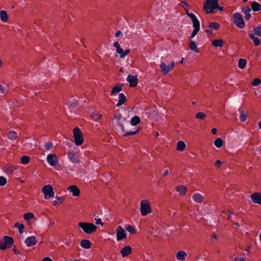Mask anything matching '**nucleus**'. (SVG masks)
<instances>
[{
    "label": "nucleus",
    "mask_w": 261,
    "mask_h": 261,
    "mask_svg": "<svg viewBox=\"0 0 261 261\" xmlns=\"http://www.w3.org/2000/svg\"><path fill=\"white\" fill-rule=\"evenodd\" d=\"M251 9L254 11H258L261 10V5L256 2H252L251 4Z\"/></svg>",
    "instance_id": "35"
},
{
    "label": "nucleus",
    "mask_w": 261,
    "mask_h": 261,
    "mask_svg": "<svg viewBox=\"0 0 261 261\" xmlns=\"http://www.w3.org/2000/svg\"><path fill=\"white\" fill-rule=\"evenodd\" d=\"M122 85H116L115 86L113 89H112V90L111 92V95H114L116 93H119V92H120L122 88Z\"/></svg>",
    "instance_id": "33"
},
{
    "label": "nucleus",
    "mask_w": 261,
    "mask_h": 261,
    "mask_svg": "<svg viewBox=\"0 0 261 261\" xmlns=\"http://www.w3.org/2000/svg\"><path fill=\"white\" fill-rule=\"evenodd\" d=\"M14 226L18 228L19 232L20 233H22L23 232L24 225L23 224H20L18 222H16L14 224Z\"/></svg>",
    "instance_id": "44"
},
{
    "label": "nucleus",
    "mask_w": 261,
    "mask_h": 261,
    "mask_svg": "<svg viewBox=\"0 0 261 261\" xmlns=\"http://www.w3.org/2000/svg\"><path fill=\"white\" fill-rule=\"evenodd\" d=\"M96 224H100L101 226L103 225V223L102 222L100 218H95Z\"/></svg>",
    "instance_id": "51"
},
{
    "label": "nucleus",
    "mask_w": 261,
    "mask_h": 261,
    "mask_svg": "<svg viewBox=\"0 0 261 261\" xmlns=\"http://www.w3.org/2000/svg\"><path fill=\"white\" fill-rule=\"evenodd\" d=\"M217 132V130L216 128H213L212 129V133L214 135L216 134Z\"/></svg>",
    "instance_id": "59"
},
{
    "label": "nucleus",
    "mask_w": 261,
    "mask_h": 261,
    "mask_svg": "<svg viewBox=\"0 0 261 261\" xmlns=\"http://www.w3.org/2000/svg\"><path fill=\"white\" fill-rule=\"evenodd\" d=\"M65 244L66 245L68 246H70V243L69 242H65Z\"/></svg>",
    "instance_id": "61"
},
{
    "label": "nucleus",
    "mask_w": 261,
    "mask_h": 261,
    "mask_svg": "<svg viewBox=\"0 0 261 261\" xmlns=\"http://www.w3.org/2000/svg\"><path fill=\"white\" fill-rule=\"evenodd\" d=\"M151 204L147 199H143L140 202V213L142 216H145L151 213Z\"/></svg>",
    "instance_id": "4"
},
{
    "label": "nucleus",
    "mask_w": 261,
    "mask_h": 261,
    "mask_svg": "<svg viewBox=\"0 0 261 261\" xmlns=\"http://www.w3.org/2000/svg\"><path fill=\"white\" fill-rule=\"evenodd\" d=\"M56 200H54L53 202L54 206H56L59 204L62 203L65 200V197L56 196Z\"/></svg>",
    "instance_id": "28"
},
{
    "label": "nucleus",
    "mask_w": 261,
    "mask_h": 261,
    "mask_svg": "<svg viewBox=\"0 0 261 261\" xmlns=\"http://www.w3.org/2000/svg\"><path fill=\"white\" fill-rule=\"evenodd\" d=\"M234 261H245V259L244 257H240V258L236 257V258H234Z\"/></svg>",
    "instance_id": "53"
},
{
    "label": "nucleus",
    "mask_w": 261,
    "mask_h": 261,
    "mask_svg": "<svg viewBox=\"0 0 261 261\" xmlns=\"http://www.w3.org/2000/svg\"><path fill=\"white\" fill-rule=\"evenodd\" d=\"M176 190L179 193V194L182 195H185L187 192V189L184 186L176 187Z\"/></svg>",
    "instance_id": "29"
},
{
    "label": "nucleus",
    "mask_w": 261,
    "mask_h": 261,
    "mask_svg": "<svg viewBox=\"0 0 261 261\" xmlns=\"http://www.w3.org/2000/svg\"><path fill=\"white\" fill-rule=\"evenodd\" d=\"M126 98L125 96L124 95V94L122 93H120L119 95V97H118V102L116 104V106L119 107V106L122 105L126 101Z\"/></svg>",
    "instance_id": "26"
},
{
    "label": "nucleus",
    "mask_w": 261,
    "mask_h": 261,
    "mask_svg": "<svg viewBox=\"0 0 261 261\" xmlns=\"http://www.w3.org/2000/svg\"><path fill=\"white\" fill-rule=\"evenodd\" d=\"M196 118L199 119H204L206 115L203 112H198L196 115Z\"/></svg>",
    "instance_id": "46"
},
{
    "label": "nucleus",
    "mask_w": 261,
    "mask_h": 261,
    "mask_svg": "<svg viewBox=\"0 0 261 261\" xmlns=\"http://www.w3.org/2000/svg\"><path fill=\"white\" fill-rule=\"evenodd\" d=\"M78 226L85 233L89 234L95 232L97 228V227L95 224L85 222H79L78 223Z\"/></svg>",
    "instance_id": "3"
},
{
    "label": "nucleus",
    "mask_w": 261,
    "mask_h": 261,
    "mask_svg": "<svg viewBox=\"0 0 261 261\" xmlns=\"http://www.w3.org/2000/svg\"><path fill=\"white\" fill-rule=\"evenodd\" d=\"M8 15L6 11L2 10L0 11V18L2 21L6 22L8 20Z\"/></svg>",
    "instance_id": "27"
},
{
    "label": "nucleus",
    "mask_w": 261,
    "mask_h": 261,
    "mask_svg": "<svg viewBox=\"0 0 261 261\" xmlns=\"http://www.w3.org/2000/svg\"><path fill=\"white\" fill-rule=\"evenodd\" d=\"M30 161V158L29 156L27 155H23L21 157V163L23 165L28 164Z\"/></svg>",
    "instance_id": "42"
},
{
    "label": "nucleus",
    "mask_w": 261,
    "mask_h": 261,
    "mask_svg": "<svg viewBox=\"0 0 261 261\" xmlns=\"http://www.w3.org/2000/svg\"><path fill=\"white\" fill-rule=\"evenodd\" d=\"M249 37L250 39L253 41V44L255 46H257L260 44L261 40L257 37H255L254 34L249 33Z\"/></svg>",
    "instance_id": "20"
},
{
    "label": "nucleus",
    "mask_w": 261,
    "mask_h": 261,
    "mask_svg": "<svg viewBox=\"0 0 261 261\" xmlns=\"http://www.w3.org/2000/svg\"><path fill=\"white\" fill-rule=\"evenodd\" d=\"M246 61L244 59H240L239 60L238 66L241 69H243L246 66Z\"/></svg>",
    "instance_id": "43"
},
{
    "label": "nucleus",
    "mask_w": 261,
    "mask_h": 261,
    "mask_svg": "<svg viewBox=\"0 0 261 261\" xmlns=\"http://www.w3.org/2000/svg\"><path fill=\"white\" fill-rule=\"evenodd\" d=\"M190 49L194 51L196 53H198L199 52V50L197 48V44L194 41H191L190 43Z\"/></svg>",
    "instance_id": "36"
},
{
    "label": "nucleus",
    "mask_w": 261,
    "mask_h": 261,
    "mask_svg": "<svg viewBox=\"0 0 261 261\" xmlns=\"http://www.w3.org/2000/svg\"><path fill=\"white\" fill-rule=\"evenodd\" d=\"M141 122V119L140 117L138 116H135L133 118H132L130 120V124L133 126L136 125L140 123Z\"/></svg>",
    "instance_id": "34"
},
{
    "label": "nucleus",
    "mask_w": 261,
    "mask_h": 261,
    "mask_svg": "<svg viewBox=\"0 0 261 261\" xmlns=\"http://www.w3.org/2000/svg\"><path fill=\"white\" fill-rule=\"evenodd\" d=\"M132 252V248L130 246L127 245L123 247L121 251V254L123 257H125L130 254Z\"/></svg>",
    "instance_id": "19"
},
{
    "label": "nucleus",
    "mask_w": 261,
    "mask_h": 261,
    "mask_svg": "<svg viewBox=\"0 0 261 261\" xmlns=\"http://www.w3.org/2000/svg\"><path fill=\"white\" fill-rule=\"evenodd\" d=\"M250 198L254 203L261 205V193H253L250 195Z\"/></svg>",
    "instance_id": "15"
},
{
    "label": "nucleus",
    "mask_w": 261,
    "mask_h": 261,
    "mask_svg": "<svg viewBox=\"0 0 261 261\" xmlns=\"http://www.w3.org/2000/svg\"><path fill=\"white\" fill-rule=\"evenodd\" d=\"M186 144L182 141H179L177 142L176 150L179 151H182L185 149Z\"/></svg>",
    "instance_id": "30"
},
{
    "label": "nucleus",
    "mask_w": 261,
    "mask_h": 261,
    "mask_svg": "<svg viewBox=\"0 0 261 261\" xmlns=\"http://www.w3.org/2000/svg\"><path fill=\"white\" fill-rule=\"evenodd\" d=\"M261 84V80L258 78L254 79L251 83V85L253 86H257Z\"/></svg>",
    "instance_id": "47"
},
{
    "label": "nucleus",
    "mask_w": 261,
    "mask_h": 261,
    "mask_svg": "<svg viewBox=\"0 0 261 261\" xmlns=\"http://www.w3.org/2000/svg\"><path fill=\"white\" fill-rule=\"evenodd\" d=\"M205 32L206 33H209L210 34H212L213 32H212V29H207L206 30H205Z\"/></svg>",
    "instance_id": "60"
},
{
    "label": "nucleus",
    "mask_w": 261,
    "mask_h": 261,
    "mask_svg": "<svg viewBox=\"0 0 261 261\" xmlns=\"http://www.w3.org/2000/svg\"><path fill=\"white\" fill-rule=\"evenodd\" d=\"M73 133L75 144L77 146L82 145L84 142V138L80 129L75 127Z\"/></svg>",
    "instance_id": "8"
},
{
    "label": "nucleus",
    "mask_w": 261,
    "mask_h": 261,
    "mask_svg": "<svg viewBox=\"0 0 261 261\" xmlns=\"http://www.w3.org/2000/svg\"><path fill=\"white\" fill-rule=\"evenodd\" d=\"M235 224L237 225L238 226H240V224L239 223H238V222L235 223Z\"/></svg>",
    "instance_id": "63"
},
{
    "label": "nucleus",
    "mask_w": 261,
    "mask_h": 261,
    "mask_svg": "<svg viewBox=\"0 0 261 261\" xmlns=\"http://www.w3.org/2000/svg\"><path fill=\"white\" fill-rule=\"evenodd\" d=\"M174 62L173 61H171L170 63L166 65V64L164 62H161L160 66L161 68V71L163 75H166L171 71H172L174 67Z\"/></svg>",
    "instance_id": "9"
},
{
    "label": "nucleus",
    "mask_w": 261,
    "mask_h": 261,
    "mask_svg": "<svg viewBox=\"0 0 261 261\" xmlns=\"http://www.w3.org/2000/svg\"><path fill=\"white\" fill-rule=\"evenodd\" d=\"M102 115L100 114H96L94 119L96 121L100 120L102 118Z\"/></svg>",
    "instance_id": "50"
},
{
    "label": "nucleus",
    "mask_w": 261,
    "mask_h": 261,
    "mask_svg": "<svg viewBox=\"0 0 261 261\" xmlns=\"http://www.w3.org/2000/svg\"><path fill=\"white\" fill-rule=\"evenodd\" d=\"M42 192L44 195L45 199H49L55 196V192L52 185L48 184L44 186L42 188Z\"/></svg>",
    "instance_id": "7"
},
{
    "label": "nucleus",
    "mask_w": 261,
    "mask_h": 261,
    "mask_svg": "<svg viewBox=\"0 0 261 261\" xmlns=\"http://www.w3.org/2000/svg\"><path fill=\"white\" fill-rule=\"evenodd\" d=\"M168 174H169V171H168V170H165L164 171V172H163V176L164 177L166 176Z\"/></svg>",
    "instance_id": "56"
},
{
    "label": "nucleus",
    "mask_w": 261,
    "mask_h": 261,
    "mask_svg": "<svg viewBox=\"0 0 261 261\" xmlns=\"http://www.w3.org/2000/svg\"><path fill=\"white\" fill-rule=\"evenodd\" d=\"M113 121L118 126H120L121 131L124 133V134L122 135L123 137H128L130 135H135L137 134L140 130V129H137L135 131H130L129 132L125 133V130L124 127V123L127 121L126 118L123 117L122 114L119 113H116L114 115Z\"/></svg>",
    "instance_id": "1"
},
{
    "label": "nucleus",
    "mask_w": 261,
    "mask_h": 261,
    "mask_svg": "<svg viewBox=\"0 0 261 261\" xmlns=\"http://www.w3.org/2000/svg\"><path fill=\"white\" fill-rule=\"evenodd\" d=\"M68 191L71 192L73 196H79L80 194L79 188L75 185H71L68 187Z\"/></svg>",
    "instance_id": "18"
},
{
    "label": "nucleus",
    "mask_w": 261,
    "mask_h": 261,
    "mask_svg": "<svg viewBox=\"0 0 261 261\" xmlns=\"http://www.w3.org/2000/svg\"><path fill=\"white\" fill-rule=\"evenodd\" d=\"M222 164V162L220 160H217L215 163V165L217 168H219L221 166Z\"/></svg>",
    "instance_id": "49"
},
{
    "label": "nucleus",
    "mask_w": 261,
    "mask_h": 261,
    "mask_svg": "<svg viewBox=\"0 0 261 261\" xmlns=\"http://www.w3.org/2000/svg\"><path fill=\"white\" fill-rule=\"evenodd\" d=\"M42 261H53L51 258L49 257H44Z\"/></svg>",
    "instance_id": "55"
},
{
    "label": "nucleus",
    "mask_w": 261,
    "mask_h": 261,
    "mask_svg": "<svg viewBox=\"0 0 261 261\" xmlns=\"http://www.w3.org/2000/svg\"><path fill=\"white\" fill-rule=\"evenodd\" d=\"M54 148V144L50 142H46L44 144L45 151H49Z\"/></svg>",
    "instance_id": "41"
},
{
    "label": "nucleus",
    "mask_w": 261,
    "mask_h": 261,
    "mask_svg": "<svg viewBox=\"0 0 261 261\" xmlns=\"http://www.w3.org/2000/svg\"><path fill=\"white\" fill-rule=\"evenodd\" d=\"M224 41L222 39L214 40L212 42V45L216 47H221L224 45Z\"/></svg>",
    "instance_id": "22"
},
{
    "label": "nucleus",
    "mask_w": 261,
    "mask_h": 261,
    "mask_svg": "<svg viewBox=\"0 0 261 261\" xmlns=\"http://www.w3.org/2000/svg\"><path fill=\"white\" fill-rule=\"evenodd\" d=\"M187 255V254L185 251L180 250L176 253V257L179 260H184Z\"/></svg>",
    "instance_id": "21"
},
{
    "label": "nucleus",
    "mask_w": 261,
    "mask_h": 261,
    "mask_svg": "<svg viewBox=\"0 0 261 261\" xmlns=\"http://www.w3.org/2000/svg\"><path fill=\"white\" fill-rule=\"evenodd\" d=\"M6 89L5 87L0 84V93L1 94H4L5 93Z\"/></svg>",
    "instance_id": "52"
},
{
    "label": "nucleus",
    "mask_w": 261,
    "mask_h": 261,
    "mask_svg": "<svg viewBox=\"0 0 261 261\" xmlns=\"http://www.w3.org/2000/svg\"><path fill=\"white\" fill-rule=\"evenodd\" d=\"M233 22L239 28L242 29L245 27V22L242 15L240 13H235L233 15Z\"/></svg>",
    "instance_id": "10"
},
{
    "label": "nucleus",
    "mask_w": 261,
    "mask_h": 261,
    "mask_svg": "<svg viewBox=\"0 0 261 261\" xmlns=\"http://www.w3.org/2000/svg\"><path fill=\"white\" fill-rule=\"evenodd\" d=\"M214 144L216 147L220 148L223 145V141L221 138H218L214 141Z\"/></svg>",
    "instance_id": "38"
},
{
    "label": "nucleus",
    "mask_w": 261,
    "mask_h": 261,
    "mask_svg": "<svg viewBox=\"0 0 261 261\" xmlns=\"http://www.w3.org/2000/svg\"><path fill=\"white\" fill-rule=\"evenodd\" d=\"M7 183V179L4 176H0V186H4Z\"/></svg>",
    "instance_id": "48"
},
{
    "label": "nucleus",
    "mask_w": 261,
    "mask_h": 261,
    "mask_svg": "<svg viewBox=\"0 0 261 261\" xmlns=\"http://www.w3.org/2000/svg\"><path fill=\"white\" fill-rule=\"evenodd\" d=\"M78 151H74L73 150L68 152V157L70 162L74 164H77L80 162V160L77 155Z\"/></svg>",
    "instance_id": "14"
},
{
    "label": "nucleus",
    "mask_w": 261,
    "mask_h": 261,
    "mask_svg": "<svg viewBox=\"0 0 261 261\" xmlns=\"http://www.w3.org/2000/svg\"><path fill=\"white\" fill-rule=\"evenodd\" d=\"M181 5L186 10L187 15L191 19L194 30L191 35L190 38L194 37L200 30V22L195 15L192 13H189L188 10L186 9L188 7V4L184 1L181 2Z\"/></svg>",
    "instance_id": "2"
},
{
    "label": "nucleus",
    "mask_w": 261,
    "mask_h": 261,
    "mask_svg": "<svg viewBox=\"0 0 261 261\" xmlns=\"http://www.w3.org/2000/svg\"><path fill=\"white\" fill-rule=\"evenodd\" d=\"M212 239L214 240H217V235L215 233H213L212 235Z\"/></svg>",
    "instance_id": "58"
},
{
    "label": "nucleus",
    "mask_w": 261,
    "mask_h": 261,
    "mask_svg": "<svg viewBox=\"0 0 261 261\" xmlns=\"http://www.w3.org/2000/svg\"><path fill=\"white\" fill-rule=\"evenodd\" d=\"M81 246L85 249H89L91 247V243L89 240H82L80 243Z\"/></svg>",
    "instance_id": "25"
},
{
    "label": "nucleus",
    "mask_w": 261,
    "mask_h": 261,
    "mask_svg": "<svg viewBox=\"0 0 261 261\" xmlns=\"http://www.w3.org/2000/svg\"><path fill=\"white\" fill-rule=\"evenodd\" d=\"M125 228L131 234H135L136 232V228L134 226L126 225L125 226Z\"/></svg>",
    "instance_id": "39"
},
{
    "label": "nucleus",
    "mask_w": 261,
    "mask_h": 261,
    "mask_svg": "<svg viewBox=\"0 0 261 261\" xmlns=\"http://www.w3.org/2000/svg\"><path fill=\"white\" fill-rule=\"evenodd\" d=\"M116 240L117 241H120L127 238V234L124 229L121 226H118L116 229Z\"/></svg>",
    "instance_id": "12"
},
{
    "label": "nucleus",
    "mask_w": 261,
    "mask_h": 261,
    "mask_svg": "<svg viewBox=\"0 0 261 261\" xmlns=\"http://www.w3.org/2000/svg\"><path fill=\"white\" fill-rule=\"evenodd\" d=\"M259 240H260V242H261V232H260V234H259Z\"/></svg>",
    "instance_id": "64"
},
{
    "label": "nucleus",
    "mask_w": 261,
    "mask_h": 261,
    "mask_svg": "<svg viewBox=\"0 0 261 261\" xmlns=\"http://www.w3.org/2000/svg\"><path fill=\"white\" fill-rule=\"evenodd\" d=\"M192 198L194 201L197 203H202L204 200L203 196L198 193L193 194Z\"/></svg>",
    "instance_id": "23"
},
{
    "label": "nucleus",
    "mask_w": 261,
    "mask_h": 261,
    "mask_svg": "<svg viewBox=\"0 0 261 261\" xmlns=\"http://www.w3.org/2000/svg\"><path fill=\"white\" fill-rule=\"evenodd\" d=\"M219 0H206L204 4V11L206 13H211L218 7Z\"/></svg>",
    "instance_id": "5"
},
{
    "label": "nucleus",
    "mask_w": 261,
    "mask_h": 261,
    "mask_svg": "<svg viewBox=\"0 0 261 261\" xmlns=\"http://www.w3.org/2000/svg\"><path fill=\"white\" fill-rule=\"evenodd\" d=\"M219 10H220V11H222L223 10V7H219L217 8Z\"/></svg>",
    "instance_id": "62"
},
{
    "label": "nucleus",
    "mask_w": 261,
    "mask_h": 261,
    "mask_svg": "<svg viewBox=\"0 0 261 261\" xmlns=\"http://www.w3.org/2000/svg\"><path fill=\"white\" fill-rule=\"evenodd\" d=\"M126 80L129 83L130 87H135L138 83V80L137 76L128 75L127 77Z\"/></svg>",
    "instance_id": "17"
},
{
    "label": "nucleus",
    "mask_w": 261,
    "mask_h": 261,
    "mask_svg": "<svg viewBox=\"0 0 261 261\" xmlns=\"http://www.w3.org/2000/svg\"><path fill=\"white\" fill-rule=\"evenodd\" d=\"M250 11L251 8L248 7H245L243 9L245 17L247 20H249L251 18V14H250Z\"/></svg>",
    "instance_id": "37"
},
{
    "label": "nucleus",
    "mask_w": 261,
    "mask_h": 261,
    "mask_svg": "<svg viewBox=\"0 0 261 261\" xmlns=\"http://www.w3.org/2000/svg\"><path fill=\"white\" fill-rule=\"evenodd\" d=\"M55 221L53 220H49V224L48 225V227H50V226L55 225Z\"/></svg>",
    "instance_id": "54"
},
{
    "label": "nucleus",
    "mask_w": 261,
    "mask_h": 261,
    "mask_svg": "<svg viewBox=\"0 0 261 261\" xmlns=\"http://www.w3.org/2000/svg\"><path fill=\"white\" fill-rule=\"evenodd\" d=\"M208 28L211 29L216 30L220 28V25L218 23L216 22H210L208 24Z\"/></svg>",
    "instance_id": "40"
},
{
    "label": "nucleus",
    "mask_w": 261,
    "mask_h": 261,
    "mask_svg": "<svg viewBox=\"0 0 261 261\" xmlns=\"http://www.w3.org/2000/svg\"><path fill=\"white\" fill-rule=\"evenodd\" d=\"M7 137L10 140H13L16 139L18 136L16 132L14 130H10L8 132Z\"/></svg>",
    "instance_id": "32"
},
{
    "label": "nucleus",
    "mask_w": 261,
    "mask_h": 261,
    "mask_svg": "<svg viewBox=\"0 0 261 261\" xmlns=\"http://www.w3.org/2000/svg\"><path fill=\"white\" fill-rule=\"evenodd\" d=\"M252 33L254 35L261 36V24H259L256 27H254Z\"/></svg>",
    "instance_id": "31"
},
{
    "label": "nucleus",
    "mask_w": 261,
    "mask_h": 261,
    "mask_svg": "<svg viewBox=\"0 0 261 261\" xmlns=\"http://www.w3.org/2000/svg\"><path fill=\"white\" fill-rule=\"evenodd\" d=\"M24 242L28 247H31L37 244V240L35 236H31L28 237Z\"/></svg>",
    "instance_id": "16"
},
{
    "label": "nucleus",
    "mask_w": 261,
    "mask_h": 261,
    "mask_svg": "<svg viewBox=\"0 0 261 261\" xmlns=\"http://www.w3.org/2000/svg\"><path fill=\"white\" fill-rule=\"evenodd\" d=\"M46 161L51 167H55L59 163V159L55 153H49L46 156Z\"/></svg>",
    "instance_id": "11"
},
{
    "label": "nucleus",
    "mask_w": 261,
    "mask_h": 261,
    "mask_svg": "<svg viewBox=\"0 0 261 261\" xmlns=\"http://www.w3.org/2000/svg\"><path fill=\"white\" fill-rule=\"evenodd\" d=\"M34 217V215L32 213H25L24 215V219L26 220H30Z\"/></svg>",
    "instance_id": "45"
},
{
    "label": "nucleus",
    "mask_w": 261,
    "mask_h": 261,
    "mask_svg": "<svg viewBox=\"0 0 261 261\" xmlns=\"http://www.w3.org/2000/svg\"><path fill=\"white\" fill-rule=\"evenodd\" d=\"M114 46L116 48V52L120 55V57L121 58H124L126 55L130 53V50L128 49L124 51L123 49L121 48L118 42H115L114 43Z\"/></svg>",
    "instance_id": "13"
},
{
    "label": "nucleus",
    "mask_w": 261,
    "mask_h": 261,
    "mask_svg": "<svg viewBox=\"0 0 261 261\" xmlns=\"http://www.w3.org/2000/svg\"><path fill=\"white\" fill-rule=\"evenodd\" d=\"M122 35V33L120 31H117L116 33H115V36L116 37H119V36Z\"/></svg>",
    "instance_id": "57"
},
{
    "label": "nucleus",
    "mask_w": 261,
    "mask_h": 261,
    "mask_svg": "<svg viewBox=\"0 0 261 261\" xmlns=\"http://www.w3.org/2000/svg\"><path fill=\"white\" fill-rule=\"evenodd\" d=\"M239 111L240 112V119L242 122H245L247 120V118L248 116V113L247 112L242 110L239 109Z\"/></svg>",
    "instance_id": "24"
},
{
    "label": "nucleus",
    "mask_w": 261,
    "mask_h": 261,
    "mask_svg": "<svg viewBox=\"0 0 261 261\" xmlns=\"http://www.w3.org/2000/svg\"><path fill=\"white\" fill-rule=\"evenodd\" d=\"M13 243L14 240L11 237L5 236L0 242V249L5 250L7 248H10L13 246Z\"/></svg>",
    "instance_id": "6"
}]
</instances>
